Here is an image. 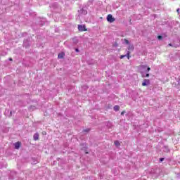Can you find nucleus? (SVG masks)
I'll return each mask as SVG.
<instances>
[{
  "instance_id": "obj_8",
  "label": "nucleus",
  "mask_w": 180,
  "mask_h": 180,
  "mask_svg": "<svg viewBox=\"0 0 180 180\" xmlns=\"http://www.w3.org/2000/svg\"><path fill=\"white\" fill-rule=\"evenodd\" d=\"M65 56V53L61 52V53H59L58 57V58H64Z\"/></svg>"
},
{
  "instance_id": "obj_6",
  "label": "nucleus",
  "mask_w": 180,
  "mask_h": 180,
  "mask_svg": "<svg viewBox=\"0 0 180 180\" xmlns=\"http://www.w3.org/2000/svg\"><path fill=\"white\" fill-rule=\"evenodd\" d=\"M141 68H142V70H147L148 72L150 71L151 68L150 67H148V65H141Z\"/></svg>"
},
{
  "instance_id": "obj_16",
  "label": "nucleus",
  "mask_w": 180,
  "mask_h": 180,
  "mask_svg": "<svg viewBox=\"0 0 180 180\" xmlns=\"http://www.w3.org/2000/svg\"><path fill=\"white\" fill-rule=\"evenodd\" d=\"M124 57H125V56H120L121 59L124 58Z\"/></svg>"
},
{
  "instance_id": "obj_7",
  "label": "nucleus",
  "mask_w": 180,
  "mask_h": 180,
  "mask_svg": "<svg viewBox=\"0 0 180 180\" xmlns=\"http://www.w3.org/2000/svg\"><path fill=\"white\" fill-rule=\"evenodd\" d=\"M33 139L34 141H38L39 139V134L38 132L34 134Z\"/></svg>"
},
{
  "instance_id": "obj_17",
  "label": "nucleus",
  "mask_w": 180,
  "mask_h": 180,
  "mask_svg": "<svg viewBox=\"0 0 180 180\" xmlns=\"http://www.w3.org/2000/svg\"><path fill=\"white\" fill-rule=\"evenodd\" d=\"M124 113H125V111H122V112H121L122 115H123V114H124Z\"/></svg>"
},
{
  "instance_id": "obj_10",
  "label": "nucleus",
  "mask_w": 180,
  "mask_h": 180,
  "mask_svg": "<svg viewBox=\"0 0 180 180\" xmlns=\"http://www.w3.org/2000/svg\"><path fill=\"white\" fill-rule=\"evenodd\" d=\"M114 143H115V146H117V147L120 146V144H121L120 141H115Z\"/></svg>"
},
{
  "instance_id": "obj_14",
  "label": "nucleus",
  "mask_w": 180,
  "mask_h": 180,
  "mask_svg": "<svg viewBox=\"0 0 180 180\" xmlns=\"http://www.w3.org/2000/svg\"><path fill=\"white\" fill-rule=\"evenodd\" d=\"M158 39H159V40H161L162 39V36H158Z\"/></svg>"
},
{
  "instance_id": "obj_18",
  "label": "nucleus",
  "mask_w": 180,
  "mask_h": 180,
  "mask_svg": "<svg viewBox=\"0 0 180 180\" xmlns=\"http://www.w3.org/2000/svg\"><path fill=\"white\" fill-rule=\"evenodd\" d=\"M179 8H177L176 11L178 12V13H179Z\"/></svg>"
},
{
  "instance_id": "obj_2",
  "label": "nucleus",
  "mask_w": 180,
  "mask_h": 180,
  "mask_svg": "<svg viewBox=\"0 0 180 180\" xmlns=\"http://www.w3.org/2000/svg\"><path fill=\"white\" fill-rule=\"evenodd\" d=\"M142 86H149L150 85V81L148 79H143L141 82Z\"/></svg>"
},
{
  "instance_id": "obj_12",
  "label": "nucleus",
  "mask_w": 180,
  "mask_h": 180,
  "mask_svg": "<svg viewBox=\"0 0 180 180\" xmlns=\"http://www.w3.org/2000/svg\"><path fill=\"white\" fill-rule=\"evenodd\" d=\"M148 72H149L147 71L146 75H142L143 78H149L150 74H149Z\"/></svg>"
},
{
  "instance_id": "obj_9",
  "label": "nucleus",
  "mask_w": 180,
  "mask_h": 180,
  "mask_svg": "<svg viewBox=\"0 0 180 180\" xmlns=\"http://www.w3.org/2000/svg\"><path fill=\"white\" fill-rule=\"evenodd\" d=\"M122 42L124 43V44L127 45V49H128V46H129V40H128V39H123Z\"/></svg>"
},
{
  "instance_id": "obj_4",
  "label": "nucleus",
  "mask_w": 180,
  "mask_h": 180,
  "mask_svg": "<svg viewBox=\"0 0 180 180\" xmlns=\"http://www.w3.org/2000/svg\"><path fill=\"white\" fill-rule=\"evenodd\" d=\"M127 49H128L129 53L134 50V44H131L129 41V44H128V46H127Z\"/></svg>"
},
{
  "instance_id": "obj_5",
  "label": "nucleus",
  "mask_w": 180,
  "mask_h": 180,
  "mask_svg": "<svg viewBox=\"0 0 180 180\" xmlns=\"http://www.w3.org/2000/svg\"><path fill=\"white\" fill-rule=\"evenodd\" d=\"M15 149H19L22 146V142L18 141L13 143Z\"/></svg>"
},
{
  "instance_id": "obj_11",
  "label": "nucleus",
  "mask_w": 180,
  "mask_h": 180,
  "mask_svg": "<svg viewBox=\"0 0 180 180\" xmlns=\"http://www.w3.org/2000/svg\"><path fill=\"white\" fill-rule=\"evenodd\" d=\"M120 109V105H114V110H115V112H118Z\"/></svg>"
},
{
  "instance_id": "obj_15",
  "label": "nucleus",
  "mask_w": 180,
  "mask_h": 180,
  "mask_svg": "<svg viewBox=\"0 0 180 180\" xmlns=\"http://www.w3.org/2000/svg\"><path fill=\"white\" fill-rule=\"evenodd\" d=\"M129 55H130V52H129V51H128V52H127L128 59L130 58Z\"/></svg>"
},
{
  "instance_id": "obj_3",
  "label": "nucleus",
  "mask_w": 180,
  "mask_h": 180,
  "mask_svg": "<svg viewBox=\"0 0 180 180\" xmlns=\"http://www.w3.org/2000/svg\"><path fill=\"white\" fill-rule=\"evenodd\" d=\"M107 20L108 22H110L112 23V22H115V18L113 16V15L109 13L107 16Z\"/></svg>"
},
{
  "instance_id": "obj_1",
  "label": "nucleus",
  "mask_w": 180,
  "mask_h": 180,
  "mask_svg": "<svg viewBox=\"0 0 180 180\" xmlns=\"http://www.w3.org/2000/svg\"><path fill=\"white\" fill-rule=\"evenodd\" d=\"M78 30H79V32H86L88 29L86 25H78Z\"/></svg>"
},
{
  "instance_id": "obj_13",
  "label": "nucleus",
  "mask_w": 180,
  "mask_h": 180,
  "mask_svg": "<svg viewBox=\"0 0 180 180\" xmlns=\"http://www.w3.org/2000/svg\"><path fill=\"white\" fill-rule=\"evenodd\" d=\"M29 109L30 110H35L36 107L35 105H30Z\"/></svg>"
},
{
  "instance_id": "obj_19",
  "label": "nucleus",
  "mask_w": 180,
  "mask_h": 180,
  "mask_svg": "<svg viewBox=\"0 0 180 180\" xmlns=\"http://www.w3.org/2000/svg\"><path fill=\"white\" fill-rule=\"evenodd\" d=\"M161 160L162 161V160H164V159H161Z\"/></svg>"
}]
</instances>
